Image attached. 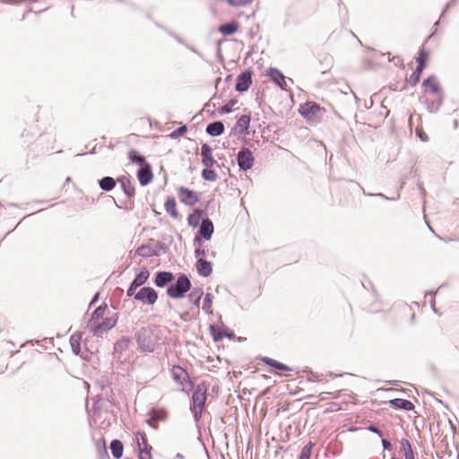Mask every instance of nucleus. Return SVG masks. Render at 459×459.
I'll list each match as a JSON object with an SVG mask.
<instances>
[{
    "label": "nucleus",
    "mask_w": 459,
    "mask_h": 459,
    "mask_svg": "<svg viewBox=\"0 0 459 459\" xmlns=\"http://www.w3.org/2000/svg\"><path fill=\"white\" fill-rule=\"evenodd\" d=\"M207 387L204 383L198 384L193 393L190 410L195 422H198L206 402Z\"/></svg>",
    "instance_id": "nucleus-1"
},
{
    "label": "nucleus",
    "mask_w": 459,
    "mask_h": 459,
    "mask_svg": "<svg viewBox=\"0 0 459 459\" xmlns=\"http://www.w3.org/2000/svg\"><path fill=\"white\" fill-rule=\"evenodd\" d=\"M159 338L150 328H141L136 334L139 349L143 352H153L158 346Z\"/></svg>",
    "instance_id": "nucleus-2"
},
{
    "label": "nucleus",
    "mask_w": 459,
    "mask_h": 459,
    "mask_svg": "<svg viewBox=\"0 0 459 459\" xmlns=\"http://www.w3.org/2000/svg\"><path fill=\"white\" fill-rule=\"evenodd\" d=\"M191 281L186 274H180L176 282L167 289V294L172 299H181L190 290Z\"/></svg>",
    "instance_id": "nucleus-3"
},
{
    "label": "nucleus",
    "mask_w": 459,
    "mask_h": 459,
    "mask_svg": "<svg viewBox=\"0 0 459 459\" xmlns=\"http://www.w3.org/2000/svg\"><path fill=\"white\" fill-rule=\"evenodd\" d=\"M134 299L144 305H153L158 299L157 291L152 287H143L134 295Z\"/></svg>",
    "instance_id": "nucleus-4"
},
{
    "label": "nucleus",
    "mask_w": 459,
    "mask_h": 459,
    "mask_svg": "<svg viewBox=\"0 0 459 459\" xmlns=\"http://www.w3.org/2000/svg\"><path fill=\"white\" fill-rule=\"evenodd\" d=\"M238 164L242 170L250 169L255 162L253 152L247 149L243 148L239 151L237 157Z\"/></svg>",
    "instance_id": "nucleus-5"
},
{
    "label": "nucleus",
    "mask_w": 459,
    "mask_h": 459,
    "mask_svg": "<svg viewBox=\"0 0 459 459\" xmlns=\"http://www.w3.org/2000/svg\"><path fill=\"white\" fill-rule=\"evenodd\" d=\"M168 419V411L163 408L153 409L151 412V417L146 421L149 426L154 429H158L157 421H165Z\"/></svg>",
    "instance_id": "nucleus-6"
},
{
    "label": "nucleus",
    "mask_w": 459,
    "mask_h": 459,
    "mask_svg": "<svg viewBox=\"0 0 459 459\" xmlns=\"http://www.w3.org/2000/svg\"><path fill=\"white\" fill-rule=\"evenodd\" d=\"M266 74L273 81L281 90L287 91L289 88L286 77L281 71L276 68H269Z\"/></svg>",
    "instance_id": "nucleus-7"
},
{
    "label": "nucleus",
    "mask_w": 459,
    "mask_h": 459,
    "mask_svg": "<svg viewBox=\"0 0 459 459\" xmlns=\"http://www.w3.org/2000/svg\"><path fill=\"white\" fill-rule=\"evenodd\" d=\"M252 83V72L245 71L237 78L236 91L243 92L247 91Z\"/></svg>",
    "instance_id": "nucleus-8"
},
{
    "label": "nucleus",
    "mask_w": 459,
    "mask_h": 459,
    "mask_svg": "<svg viewBox=\"0 0 459 459\" xmlns=\"http://www.w3.org/2000/svg\"><path fill=\"white\" fill-rule=\"evenodd\" d=\"M201 156L202 163L204 167L211 168L216 164V160L212 155V149L207 143L202 145Z\"/></svg>",
    "instance_id": "nucleus-9"
},
{
    "label": "nucleus",
    "mask_w": 459,
    "mask_h": 459,
    "mask_svg": "<svg viewBox=\"0 0 459 459\" xmlns=\"http://www.w3.org/2000/svg\"><path fill=\"white\" fill-rule=\"evenodd\" d=\"M321 110L322 108L318 104L315 102H307L301 107L300 113L307 118H313L314 117L319 115Z\"/></svg>",
    "instance_id": "nucleus-10"
},
{
    "label": "nucleus",
    "mask_w": 459,
    "mask_h": 459,
    "mask_svg": "<svg viewBox=\"0 0 459 459\" xmlns=\"http://www.w3.org/2000/svg\"><path fill=\"white\" fill-rule=\"evenodd\" d=\"M171 374L173 379L180 385H183L185 382L190 381L189 374L185 368H183L180 366H174L171 369Z\"/></svg>",
    "instance_id": "nucleus-11"
},
{
    "label": "nucleus",
    "mask_w": 459,
    "mask_h": 459,
    "mask_svg": "<svg viewBox=\"0 0 459 459\" xmlns=\"http://www.w3.org/2000/svg\"><path fill=\"white\" fill-rule=\"evenodd\" d=\"M195 267L198 274L203 277H208L212 273V263L204 258L197 259Z\"/></svg>",
    "instance_id": "nucleus-12"
},
{
    "label": "nucleus",
    "mask_w": 459,
    "mask_h": 459,
    "mask_svg": "<svg viewBox=\"0 0 459 459\" xmlns=\"http://www.w3.org/2000/svg\"><path fill=\"white\" fill-rule=\"evenodd\" d=\"M174 280V274L171 272H158L155 276L156 286L162 288Z\"/></svg>",
    "instance_id": "nucleus-13"
},
{
    "label": "nucleus",
    "mask_w": 459,
    "mask_h": 459,
    "mask_svg": "<svg viewBox=\"0 0 459 459\" xmlns=\"http://www.w3.org/2000/svg\"><path fill=\"white\" fill-rule=\"evenodd\" d=\"M115 325L116 321H113L111 318H105L101 323L94 324L91 331L95 335H98L99 333L110 330Z\"/></svg>",
    "instance_id": "nucleus-14"
},
{
    "label": "nucleus",
    "mask_w": 459,
    "mask_h": 459,
    "mask_svg": "<svg viewBox=\"0 0 459 459\" xmlns=\"http://www.w3.org/2000/svg\"><path fill=\"white\" fill-rule=\"evenodd\" d=\"M213 233V224L209 219H205L202 221L199 235L205 240H210Z\"/></svg>",
    "instance_id": "nucleus-15"
},
{
    "label": "nucleus",
    "mask_w": 459,
    "mask_h": 459,
    "mask_svg": "<svg viewBox=\"0 0 459 459\" xmlns=\"http://www.w3.org/2000/svg\"><path fill=\"white\" fill-rule=\"evenodd\" d=\"M137 177L142 185H147L151 182L153 176L148 163L142 166L141 169L138 171Z\"/></svg>",
    "instance_id": "nucleus-16"
},
{
    "label": "nucleus",
    "mask_w": 459,
    "mask_h": 459,
    "mask_svg": "<svg viewBox=\"0 0 459 459\" xmlns=\"http://www.w3.org/2000/svg\"><path fill=\"white\" fill-rule=\"evenodd\" d=\"M389 403L394 408L402 409L404 411H411L414 409L413 403L411 401L405 399L395 398L390 400Z\"/></svg>",
    "instance_id": "nucleus-17"
},
{
    "label": "nucleus",
    "mask_w": 459,
    "mask_h": 459,
    "mask_svg": "<svg viewBox=\"0 0 459 459\" xmlns=\"http://www.w3.org/2000/svg\"><path fill=\"white\" fill-rule=\"evenodd\" d=\"M423 86L434 94H440L441 88L437 79L434 76H429L423 82Z\"/></svg>",
    "instance_id": "nucleus-18"
},
{
    "label": "nucleus",
    "mask_w": 459,
    "mask_h": 459,
    "mask_svg": "<svg viewBox=\"0 0 459 459\" xmlns=\"http://www.w3.org/2000/svg\"><path fill=\"white\" fill-rule=\"evenodd\" d=\"M135 253L138 255L144 257V258L160 255V254L159 252H157L155 248H153L150 246H145V245L139 247L136 249Z\"/></svg>",
    "instance_id": "nucleus-19"
},
{
    "label": "nucleus",
    "mask_w": 459,
    "mask_h": 459,
    "mask_svg": "<svg viewBox=\"0 0 459 459\" xmlns=\"http://www.w3.org/2000/svg\"><path fill=\"white\" fill-rule=\"evenodd\" d=\"M250 120L249 116L242 115L236 123L235 130L239 134L246 133L249 127Z\"/></svg>",
    "instance_id": "nucleus-20"
},
{
    "label": "nucleus",
    "mask_w": 459,
    "mask_h": 459,
    "mask_svg": "<svg viewBox=\"0 0 459 459\" xmlns=\"http://www.w3.org/2000/svg\"><path fill=\"white\" fill-rule=\"evenodd\" d=\"M206 132L212 136H219L224 132V125L220 122H213L207 126Z\"/></svg>",
    "instance_id": "nucleus-21"
},
{
    "label": "nucleus",
    "mask_w": 459,
    "mask_h": 459,
    "mask_svg": "<svg viewBox=\"0 0 459 459\" xmlns=\"http://www.w3.org/2000/svg\"><path fill=\"white\" fill-rule=\"evenodd\" d=\"M107 309H108L107 305H101L94 310V312L92 313L91 317L89 321V325L91 328L93 327L94 324H98V320L100 318L103 319V316Z\"/></svg>",
    "instance_id": "nucleus-22"
},
{
    "label": "nucleus",
    "mask_w": 459,
    "mask_h": 459,
    "mask_svg": "<svg viewBox=\"0 0 459 459\" xmlns=\"http://www.w3.org/2000/svg\"><path fill=\"white\" fill-rule=\"evenodd\" d=\"M239 24L237 22L222 24L219 27V31L223 35H232L238 30Z\"/></svg>",
    "instance_id": "nucleus-23"
},
{
    "label": "nucleus",
    "mask_w": 459,
    "mask_h": 459,
    "mask_svg": "<svg viewBox=\"0 0 459 459\" xmlns=\"http://www.w3.org/2000/svg\"><path fill=\"white\" fill-rule=\"evenodd\" d=\"M111 454L116 459H119L123 455L124 446L120 440L114 439L110 443Z\"/></svg>",
    "instance_id": "nucleus-24"
},
{
    "label": "nucleus",
    "mask_w": 459,
    "mask_h": 459,
    "mask_svg": "<svg viewBox=\"0 0 459 459\" xmlns=\"http://www.w3.org/2000/svg\"><path fill=\"white\" fill-rule=\"evenodd\" d=\"M81 339H82V333H74L70 337V345L72 348V351L74 354L78 355L81 351Z\"/></svg>",
    "instance_id": "nucleus-25"
},
{
    "label": "nucleus",
    "mask_w": 459,
    "mask_h": 459,
    "mask_svg": "<svg viewBox=\"0 0 459 459\" xmlns=\"http://www.w3.org/2000/svg\"><path fill=\"white\" fill-rule=\"evenodd\" d=\"M210 333H211L214 342H220L224 337L231 338L234 335V333L232 332H230V333H227L226 332L218 330L214 325H210Z\"/></svg>",
    "instance_id": "nucleus-26"
},
{
    "label": "nucleus",
    "mask_w": 459,
    "mask_h": 459,
    "mask_svg": "<svg viewBox=\"0 0 459 459\" xmlns=\"http://www.w3.org/2000/svg\"><path fill=\"white\" fill-rule=\"evenodd\" d=\"M262 360L268 366L275 368V369H279V370H283V371H290V368L288 367L287 365L281 363V362H279L273 359H271L269 357H264L262 359Z\"/></svg>",
    "instance_id": "nucleus-27"
},
{
    "label": "nucleus",
    "mask_w": 459,
    "mask_h": 459,
    "mask_svg": "<svg viewBox=\"0 0 459 459\" xmlns=\"http://www.w3.org/2000/svg\"><path fill=\"white\" fill-rule=\"evenodd\" d=\"M131 340L129 338H122L114 344V353L121 355L123 351L128 349Z\"/></svg>",
    "instance_id": "nucleus-28"
},
{
    "label": "nucleus",
    "mask_w": 459,
    "mask_h": 459,
    "mask_svg": "<svg viewBox=\"0 0 459 459\" xmlns=\"http://www.w3.org/2000/svg\"><path fill=\"white\" fill-rule=\"evenodd\" d=\"M204 292L202 290V289L200 288H195L193 289L190 293L188 294L187 298H188V300L192 303H194V305L196 307H199V305H200V299L203 296Z\"/></svg>",
    "instance_id": "nucleus-29"
},
{
    "label": "nucleus",
    "mask_w": 459,
    "mask_h": 459,
    "mask_svg": "<svg viewBox=\"0 0 459 459\" xmlns=\"http://www.w3.org/2000/svg\"><path fill=\"white\" fill-rule=\"evenodd\" d=\"M429 59V53L425 49H420L417 57V67L418 69L424 70L427 66V63Z\"/></svg>",
    "instance_id": "nucleus-30"
},
{
    "label": "nucleus",
    "mask_w": 459,
    "mask_h": 459,
    "mask_svg": "<svg viewBox=\"0 0 459 459\" xmlns=\"http://www.w3.org/2000/svg\"><path fill=\"white\" fill-rule=\"evenodd\" d=\"M150 276V273L146 268H143L139 273L136 274L135 278L132 281L134 285L140 287L143 285Z\"/></svg>",
    "instance_id": "nucleus-31"
},
{
    "label": "nucleus",
    "mask_w": 459,
    "mask_h": 459,
    "mask_svg": "<svg viewBox=\"0 0 459 459\" xmlns=\"http://www.w3.org/2000/svg\"><path fill=\"white\" fill-rule=\"evenodd\" d=\"M116 186V180L111 177H105L100 181V186L105 190L109 191Z\"/></svg>",
    "instance_id": "nucleus-32"
},
{
    "label": "nucleus",
    "mask_w": 459,
    "mask_h": 459,
    "mask_svg": "<svg viewBox=\"0 0 459 459\" xmlns=\"http://www.w3.org/2000/svg\"><path fill=\"white\" fill-rule=\"evenodd\" d=\"M97 449L100 454V459H107L108 458V454L106 448L105 439L102 437L100 440H98L96 444Z\"/></svg>",
    "instance_id": "nucleus-33"
},
{
    "label": "nucleus",
    "mask_w": 459,
    "mask_h": 459,
    "mask_svg": "<svg viewBox=\"0 0 459 459\" xmlns=\"http://www.w3.org/2000/svg\"><path fill=\"white\" fill-rule=\"evenodd\" d=\"M212 299H213V296L212 293H206L202 308L207 314H212L211 308H212Z\"/></svg>",
    "instance_id": "nucleus-34"
},
{
    "label": "nucleus",
    "mask_w": 459,
    "mask_h": 459,
    "mask_svg": "<svg viewBox=\"0 0 459 459\" xmlns=\"http://www.w3.org/2000/svg\"><path fill=\"white\" fill-rule=\"evenodd\" d=\"M136 439H137V444H138L139 449L143 448V447H145V448L152 447L147 442V437H146V435L144 432L138 431L136 434Z\"/></svg>",
    "instance_id": "nucleus-35"
},
{
    "label": "nucleus",
    "mask_w": 459,
    "mask_h": 459,
    "mask_svg": "<svg viewBox=\"0 0 459 459\" xmlns=\"http://www.w3.org/2000/svg\"><path fill=\"white\" fill-rule=\"evenodd\" d=\"M203 215V212L200 210H195L192 214L188 216V223L192 226H196L199 223V221Z\"/></svg>",
    "instance_id": "nucleus-36"
},
{
    "label": "nucleus",
    "mask_w": 459,
    "mask_h": 459,
    "mask_svg": "<svg viewBox=\"0 0 459 459\" xmlns=\"http://www.w3.org/2000/svg\"><path fill=\"white\" fill-rule=\"evenodd\" d=\"M314 443L308 442L301 450L299 459H310Z\"/></svg>",
    "instance_id": "nucleus-37"
},
{
    "label": "nucleus",
    "mask_w": 459,
    "mask_h": 459,
    "mask_svg": "<svg viewBox=\"0 0 459 459\" xmlns=\"http://www.w3.org/2000/svg\"><path fill=\"white\" fill-rule=\"evenodd\" d=\"M177 203H164L166 212L174 219H178L179 215L176 208Z\"/></svg>",
    "instance_id": "nucleus-38"
},
{
    "label": "nucleus",
    "mask_w": 459,
    "mask_h": 459,
    "mask_svg": "<svg viewBox=\"0 0 459 459\" xmlns=\"http://www.w3.org/2000/svg\"><path fill=\"white\" fill-rule=\"evenodd\" d=\"M129 159L132 162L140 164L141 166L147 164L145 159L142 156H139L135 151H131L129 152Z\"/></svg>",
    "instance_id": "nucleus-39"
},
{
    "label": "nucleus",
    "mask_w": 459,
    "mask_h": 459,
    "mask_svg": "<svg viewBox=\"0 0 459 459\" xmlns=\"http://www.w3.org/2000/svg\"><path fill=\"white\" fill-rule=\"evenodd\" d=\"M421 73L422 70L416 68L415 71L411 74V75L409 78V83L411 86H415L419 82Z\"/></svg>",
    "instance_id": "nucleus-40"
},
{
    "label": "nucleus",
    "mask_w": 459,
    "mask_h": 459,
    "mask_svg": "<svg viewBox=\"0 0 459 459\" xmlns=\"http://www.w3.org/2000/svg\"><path fill=\"white\" fill-rule=\"evenodd\" d=\"M202 176L204 179L209 181H214L217 178L216 172L212 169H209L208 168L203 170Z\"/></svg>",
    "instance_id": "nucleus-41"
},
{
    "label": "nucleus",
    "mask_w": 459,
    "mask_h": 459,
    "mask_svg": "<svg viewBox=\"0 0 459 459\" xmlns=\"http://www.w3.org/2000/svg\"><path fill=\"white\" fill-rule=\"evenodd\" d=\"M205 255H211L212 257L215 256V252L214 251H212V252H209V250H206L204 248H196L195 250V256L196 258H202L203 256H205Z\"/></svg>",
    "instance_id": "nucleus-42"
},
{
    "label": "nucleus",
    "mask_w": 459,
    "mask_h": 459,
    "mask_svg": "<svg viewBox=\"0 0 459 459\" xmlns=\"http://www.w3.org/2000/svg\"><path fill=\"white\" fill-rule=\"evenodd\" d=\"M227 2L230 6L239 7L251 4L253 0H227Z\"/></svg>",
    "instance_id": "nucleus-43"
},
{
    "label": "nucleus",
    "mask_w": 459,
    "mask_h": 459,
    "mask_svg": "<svg viewBox=\"0 0 459 459\" xmlns=\"http://www.w3.org/2000/svg\"><path fill=\"white\" fill-rule=\"evenodd\" d=\"M152 447H143L139 449V459H152Z\"/></svg>",
    "instance_id": "nucleus-44"
},
{
    "label": "nucleus",
    "mask_w": 459,
    "mask_h": 459,
    "mask_svg": "<svg viewBox=\"0 0 459 459\" xmlns=\"http://www.w3.org/2000/svg\"><path fill=\"white\" fill-rule=\"evenodd\" d=\"M138 286L134 285L133 282H131L127 291H126V295L128 297H134V295L136 294L135 290H137Z\"/></svg>",
    "instance_id": "nucleus-45"
},
{
    "label": "nucleus",
    "mask_w": 459,
    "mask_h": 459,
    "mask_svg": "<svg viewBox=\"0 0 459 459\" xmlns=\"http://www.w3.org/2000/svg\"><path fill=\"white\" fill-rule=\"evenodd\" d=\"M400 443H401V447H402L403 452H405V451H407V450L411 448L410 441L408 439H406V438H402Z\"/></svg>",
    "instance_id": "nucleus-46"
},
{
    "label": "nucleus",
    "mask_w": 459,
    "mask_h": 459,
    "mask_svg": "<svg viewBox=\"0 0 459 459\" xmlns=\"http://www.w3.org/2000/svg\"><path fill=\"white\" fill-rule=\"evenodd\" d=\"M368 430H369L370 432H373V433H376L377 434L379 437H382L383 436V432L382 430H380L377 427H376L375 425H369L368 428Z\"/></svg>",
    "instance_id": "nucleus-47"
},
{
    "label": "nucleus",
    "mask_w": 459,
    "mask_h": 459,
    "mask_svg": "<svg viewBox=\"0 0 459 459\" xmlns=\"http://www.w3.org/2000/svg\"><path fill=\"white\" fill-rule=\"evenodd\" d=\"M382 446L385 450H391L392 449V444L389 440L383 438L382 439Z\"/></svg>",
    "instance_id": "nucleus-48"
},
{
    "label": "nucleus",
    "mask_w": 459,
    "mask_h": 459,
    "mask_svg": "<svg viewBox=\"0 0 459 459\" xmlns=\"http://www.w3.org/2000/svg\"><path fill=\"white\" fill-rule=\"evenodd\" d=\"M404 453V456H405V459H412L414 458V455H413V451H412V448L403 452Z\"/></svg>",
    "instance_id": "nucleus-49"
},
{
    "label": "nucleus",
    "mask_w": 459,
    "mask_h": 459,
    "mask_svg": "<svg viewBox=\"0 0 459 459\" xmlns=\"http://www.w3.org/2000/svg\"><path fill=\"white\" fill-rule=\"evenodd\" d=\"M404 453V456H405V459H412L414 458V455H413V451H412V448L403 452Z\"/></svg>",
    "instance_id": "nucleus-50"
},
{
    "label": "nucleus",
    "mask_w": 459,
    "mask_h": 459,
    "mask_svg": "<svg viewBox=\"0 0 459 459\" xmlns=\"http://www.w3.org/2000/svg\"><path fill=\"white\" fill-rule=\"evenodd\" d=\"M325 61L326 63V68L330 69L333 65V58L331 56H325Z\"/></svg>",
    "instance_id": "nucleus-51"
},
{
    "label": "nucleus",
    "mask_w": 459,
    "mask_h": 459,
    "mask_svg": "<svg viewBox=\"0 0 459 459\" xmlns=\"http://www.w3.org/2000/svg\"><path fill=\"white\" fill-rule=\"evenodd\" d=\"M182 194L186 195V197H187L189 199L195 198L194 193L189 190L183 189Z\"/></svg>",
    "instance_id": "nucleus-52"
},
{
    "label": "nucleus",
    "mask_w": 459,
    "mask_h": 459,
    "mask_svg": "<svg viewBox=\"0 0 459 459\" xmlns=\"http://www.w3.org/2000/svg\"><path fill=\"white\" fill-rule=\"evenodd\" d=\"M417 134H419V136L420 137V139L422 141H427L428 140L427 134L425 133L421 132V130L417 129Z\"/></svg>",
    "instance_id": "nucleus-53"
},
{
    "label": "nucleus",
    "mask_w": 459,
    "mask_h": 459,
    "mask_svg": "<svg viewBox=\"0 0 459 459\" xmlns=\"http://www.w3.org/2000/svg\"><path fill=\"white\" fill-rule=\"evenodd\" d=\"M186 131V126H182L178 129V133L180 134H184L185 132Z\"/></svg>",
    "instance_id": "nucleus-54"
},
{
    "label": "nucleus",
    "mask_w": 459,
    "mask_h": 459,
    "mask_svg": "<svg viewBox=\"0 0 459 459\" xmlns=\"http://www.w3.org/2000/svg\"><path fill=\"white\" fill-rule=\"evenodd\" d=\"M98 298H99V295H98V294H96V295L94 296V298L92 299V300H91V304H93L94 302H96V301L98 300Z\"/></svg>",
    "instance_id": "nucleus-55"
},
{
    "label": "nucleus",
    "mask_w": 459,
    "mask_h": 459,
    "mask_svg": "<svg viewBox=\"0 0 459 459\" xmlns=\"http://www.w3.org/2000/svg\"><path fill=\"white\" fill-rule=\"evenodd\" d=\"M194 242H195V243H196V242H197V243H199V244H200V242H201V238H200L198 236H195V239H194Z\"/></svg>",
    "instance_id": "nucleus-56"
},
{
    "label": "nucleus",
    "mask_w": 459,
    "mask_h": 459,
    "mask_svg": "<svg viewBox=\"0 0 459 459\" xmlns=\"http://www.w3.org/2000/svg\"><path fill=\"white\" fill-rule=\"evenodd\" d=\"M223 110H224L225 112H230V108H228L227 106H225V107L223 108Z\"/></svg>",
    "instance_id": "nucleus-57"
},
{
    "label": "nucleus",
    "mask_w": 459,
    "mask_h": 459,
    "mask_svg": "<svg viewBox=\"0 0 459 459\" xmlns=\"http://www.w3.org/2000/svg\"><path fill=\"white\" fill-rule=\"evenodd\" d=\"M177 457H178V458H183V455H180V454H178V455H177Z\"/></svg>",
    "instance_id": "nucleus-58"
},
{
    "label": "nucleus",
    "mask_w": 459,
    "mask_h": 459,
    "mask_svg": "<svg viewBox=\"0 0 459 459\" xmlns=\"http://www.w3.org/2000/svg\"><path fill=\"white\" fill-rule=\"evenodd\" d=\"M116 204H117V206L118 208H123V206H122V205H119L117 203H116Z\"/></svg>",
    "instance_id": "nucleus-59"
},
{
    "label": "nucleus",
    "mask_w": 459,
    "mask_h": 459,
    "mask_svg": "<svg viewBox=\"0 0 459 459\" xmlns=\"http://www.w3.org/2000/svg\"><path fill=\"white\" fill-rule=\"evenodd\" d=\"M391 459H398V458H396V457H393V458H391Z\"/></svg>",
    "instance_id": "nucleus-60"
}]
</instances>
